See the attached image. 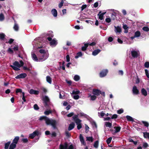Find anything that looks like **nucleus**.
I'll list each match as a JSON object with an SVG mask.
<instances>
[{"mask_svg": "<svg viewBox=\"0 0 149 149\" xmlns=\"http://www.w3.org/2000/svg\"><path fill=\"white\" fill-rule=\"evenodd\" d=\"M43 46L38 47V48H41L39 50L40 54L39 55V61H43L46 60L48 57L49 54L47 50L42 49Z\"/></svg>", "mask_w": 149, "mask_h": 149, "instance_id": "obj_1", "label": "nucleus"}, {"mask_svg": "<svg viewBox=\"0 0 149 149\" xmlns=\"http://www.w3.org/2000/svg\"><path fill=\"white\" fill-rule=\"evenodd\" d=\"M39 120H44L47 125H51L54 128L56 127V122L54 120L49 119L48 117L45 116L40 117L39 118Z\"/></svg>", "mask_w": 149, "mask_h": 149, "instance_id": "obj_2", "label": "nucleus"}, {"mask_svg": "<svg viewBox=\"0 0 149 149\" xmlns=\"http://www.w3.org/2000/svg\"><path fill=\"white\" fill-rule=\"evenodd\" d=\"M19 62L18 61H16L13 63V65H10V66L15 70H20L19 68L22 66L24 64L22 61H20Z\"/></svg>", "mask_w": 149, "mask_h": 149, "instance_id": "obj_3", "label": "nucleus"}, {"mask_svg": "<svg viewBox=\"0 0 149 149\" xmlns=\"http://www.w3.org/2000/svg\"><path fill=\"white\" fill-rule=\"evenodd\" d=\"M60 149H76L74 147L72 144L68 146L67 143H65L63 145L61 144L60 146Z\"/></svg>", "mask_w": 149, "mask_h": 149, "instance_id": "obj_4", "label": "nucleus"}, {"mask_svg": "<svg viewBox=\"0 0 149 149\" xmlns=\"http://www.w3.org/2000/svg\"><path fill=\"white\" fill-rule=\"evenodd\" d=\"M93 93L97 95H99L100 94H102L104 96L105 95V93L104 92L102 93L101 91L100 90L95 89H93Z\"/></svg>", "mask_w": 149, "mask_h": 149, "instance_id": "obj_5", "label": "nucleus"}, {"mask_svg": "<svg viewBox=\"0 0 149 149\" xmlns=\"http://www.w3.org/2000/svg\"><path fill=\"white\" fill-rule=\"evenodd\" d=\"M132 56L134 58H136L138 56L139 54V52L138 50L135 51L133 50L131 52Z\"/></svg>", "mask_w": 149, "mask_h": 149, "instance_id": "obj_6", "label": "nucleus"}, {"mask_svg": "<svg viewBox=\"0 0 149 149\" xmlns=\"http://www.w3.org/2000/svg\"><path fill=\"white\" fill-rule=\"evenodd\" d=\"M114 129H115L114 131L111 130V131L112 132V134H113L119 132L121 130V128L120 126H115L114 127Z\"/></svg>", "mask_w": 149, "mask_h": 149, "instance_id": "obj_7", "label": "nucleus"}, {"mask_svg": "<svg viewBox=\"0 0 149 149\" xmlns=\"http://www.w3.org/2000/svg\"><path fill=\"white\" fill-rule=\"evenodd\" d=\"M39 134V132L38 130H36L33 133L30 134L29 137L31 139L33 138L35 136H38Z\"/></svg>", "mask_w": 149, "mask_h": 149, "instance_id": "obj_8", "label": "nucleus"}, {"mask_svg": "<svg viewBox=\"0 0 149 149\" xmlns=\"http://www.w3.org/2000/svg\"><path fill=\"white\" fill-rule=\"evenodd\" d=\"M47 39L49 41H51L50 42V45H56L57 44V41L54 39L52 40V38L51 37H48Z\"/></svg>", "mask_w": 149, "mask_h": 149, "instance_id": "obj_9", "label": "nucleus"}, {"mask_svg": "<svg viewBox=\"0 0 149 149\" xmlns=\"http://www.w3.org/2000/svg\"><path fill=\"white\" fill-rule=\"evenodd\" d=\"M27 76L26 73H22L15 77L16 79H22L25 78Z\"/></svg>", "mask_w": 149, "mask_h": 149, "instance_id": "obj_10", "label": "nucleus"}, {"mask_svg": "<svg viewBox=\"0 0 149 149\" xmlns=\"http://www.w3.org/2000/svg\"><path fill=\"white\" fill-rule=\"evenodd\" d=\"M133 93L134 94L136 95H138L139 94V91L137 89V87L136 86H134L132 88Z\"/></svg>", "mask_w": 149, "mask_h": 149, "instance_id": "obj_11", "label": "nucleus"}, {"mask_svg": "<svg viewBox=\"0 0 149 149\" xmlns=\"http://www.w3.org/2000/svg\"><path fill=\"white\" fill-rule=\"evenodd\" d=\"M108 72V70H102L100 73V76L101 77H103L105 76Z\"/></svg>", "mask_w": 149, "mask_h": 149, "instance_id": "obj_12", "label": "nucleus"}, {"mask_svg": "<svg viewBox=\"0 0 149 149\" xmlns=\"http://www.w3.org/2000/svg\"><path fill=\"white\" fill-rule=\"evenodd\" d=\"M29 93L31 94L38 95L39 93V91H36L33 89H31L29 91Z\"/></svg>", "mask_w": 149, "mask_h": 149, "instance_id": "obj_13", "label": "nucleus"}, {"mask_svg": "<svg viewBox=\"0 0 149 149\" xmlns=\"http://www.w3.org/2000/svg\"><path fill=\"white\" fill-rule=\"evenodd\" d=\"M79 139L81 143L84 145H85L86 143L84 141L83 136L80 134L79 135Z\"/></svg>", "mask_w": 149, "mask_h": 149, "instance_id": "obj_14", "label": "nucleus"}, {"mask_svg": "<svg viewBox=\"0 0 149 149\" xmlns=\"http://www.w3.org/2000/svg\"><path fill=\"white\" fill-rule=\"evenodd\" d=\"M33 60L36 61H39V57L38 58L37 56L34 53L31 54Z\"/></svg>", "mask_w": 149, "mask_h": 149, "instance_id": "obj_15", "label": "nucleus"}, {"mask_svg": "<svg viewBox=\"0 0 149 149\" xmlns=\"http://www.w3.org/2000/svg\"><path fill=\"white\" fill-rule=\"evenodd\" d=\"M79 121L77 122L76 123L77 125V128L78 130L80 129L82 127L81 122V120H78Z\"/></svg>", "mask_w": 149, "mask_h": 149, "instance_id": "obj_16", "label": "nucleus"}, {"mask_svg": "<svg viewBox=\"0 0 149 149\" xmlns=\"http://www.w3.org/2000/svg\"><path fill=\"white\" fill-rule=\"evenodd\" d=\"M51 13L54 17H56L57 15V12L55 9H53L51 10Z\"/></svg>", "mask_w": 149, "mask_h": 149, "instance_id": "obj_17", "label": "nucleus"}, {"mask_svg": "<svg viewBox=\"0 0 149 149\" xmlns=\"http://www.w3.org/2000/svg\"><path fill=\"white\" fill-rule=\"evenodd\" d=\"M75 124L74 123H72L70 124L68 128V130L70 131L73 129L74 127Z\"/></svg>", "mask_w": 149, "mask_h": 149, "instance_id": "obj_18", "label": "nucleus"}, {"mask_svg": "<svg viewBox=\"0 0 149 149\" xmlns=\"http://www.w3.org/2000/svg\"><path fill=\"white\" fill-rule=\"evenodd\" d=\"M100 50L99 49L95 50L93 52L92 54L93 56H96L100 53Z\"/></svg>", "mask_w": 149, "mask_h": 149, "instance_id": "obj_19", "label": "nucleus"}, {"mask_svg": "<svg viewBox=\"0 0 149 149\" xmlns=\"http://www.w3.org/2000/svg\"><path fill=\"white\" fill-rule=\"evenodd\" d=\"M141 92L142 94L145 96H146L147 95V92L144 88H142L141 89Z\"/></svg>", "mask_w": 149, "mask_h": 149, "instance_id": "obj_20", "label": "nucleus"}, {"mask_svg": "<svg viewBox=\"0 0 149 149\" xmlns=\"http://www.w3.org/2000/svg\"><path fill=\"white\" fill-rule=\"evenodd\" d=\"M19 136H16L15 137V138L13 140V143H14L15 144H16L17 143L18 140L19 139Z\"/></svg>", "mask_w": 149, "mask_h": 149, "instance_id": "obj_21", "label": "nucleus"}, {"mask_svg": "<svg viewBox=\"0 0 149 149\" xmlns=\"http://www.w3.org/2000/svg\"><path fill=\"white\" fill-rule=\"evenodd\" d=\"M46 81L48 83L51 84L52 82V79L51 77L49 76H47L46 77Z\"/></svg>", "mask_w": 149, "mask_h": 149, "instance_id": "obj_22", "label": "nucleus"}, {"mask_svg": "<svg viewBox=\"0 0 149 149\" xmlns=\"http://www.w3.org/2000/svg\"><path fill=\"white\" fill-rule=\"evenodd\" d=\"M80 93V91L79 90H74L72 91V93H71V94L73 95H77L79 94Z\"/></svg>", "mask_w": 149, "mask_h": 149, "instance_id": "obj_23", "label": "nucleus"}, {"mask_svg": "<svg viewBox=\"0 0 149 149\" xmlns=\"http://www.w3.org/2000/svg\"><path fill=\"white\" fill-rule=\"evenodd\" d=\"M43 100L46 103L48 102L49 101V97L46 96H45L43 97Z\"/></svg>", "mask_w": 149, "mask_h": 149, "instance_id": "obj_24", "label": "nucleus"}, {"mask_svg": "<svg viewBox=\"0 0 149 149\" xmlns=\"http://www.w3.org/2000/svg\"><path fill=\"white\" fill-rule=\"evenodd\" d=\"M86 140L91 142H92L93 141V139L92 136L87 137H86Z\"/></svg>", "mask_w": 149, "mask_h": 149, "instance_id": "obj_25", "label": "nucleus"}, {"mask_svg": "<svg viewBox=\"0 0 149 149\" xmlns=\"http://www.w3.org/2000/svg\"><path fill=\"white\" fill-rule=\"evenodd\" d=\"M104 125L107 127L111 128L112 126V124L109 122H105Z\"/></svg>", "mask_w": 149, "mask_h": 149, "instance_id": "obj_26", "label": "nucleus"}, {"mask_svg": "<svg viewBox=\"0 0 149 149\" xmlns=\"http://www.w3.org/2000/svg\"><path fill=\"white\" fill-rule=\"evenodd\" d=\"M143 136L145 138H148L149 139V133L147 132L143 133Z\"/></svg>", "mask_w": 149, "mask_h": 149, "instance_id": "obj_27", "label": "nucleus"}, {"mask_svg": "<svg viewBox=\"0 0 149 149\" xmlns=\"http://www.w3.org/2000/svg\"><path fill=\"white\" fill-rule=\"evenodd\" d=\"M101 13V11H100L99 13L98 14V16H99V18L100 20H102L103 19V17L104 16L100 14Z\"/></svg>", "mask_w": 149, "mask_h": 149, "instance_id": "obj_28", "label": "nucleus"}, {"mask_svg": "<svg viewBox=\"0 0 149 149\" xmlns=\"http://www.w3.org/2000/svg\"><path fill=\"white\" fill-rule=\"evenodd\" d=\"M141 35V33L140 31H137L135 33L134 36L136 38L139 37Z\"/></svg>", "mask_w": 149, "mask_h": 149, "instance_id": "obj_29", "label": "nucleus"}, {"mask_svg": "<svg viewBox=\"0 0 149 149\" xmlns=\"http://www.w3.org/2000/svg\"><path fill=\"white\" fill-rule=\"evenodd\" d=\"M16 146V144L14 143H12L10 144L9 149H14Z\"/></svg>", "mask_w": 149, "mask_h": 149, "instance_id": "obj_30", "label": "nucleus"}, {"mask_svg": "<svg viewBox=\"0 0 149 149\" xmlns=\"http://www.w3.org/2000/svg\"><path fill=\"white\" fill-rule=\"evenodd\" d=\"M126 118L128 121H134V120L133 118L131 116H126Z\"/></svg>", "mask_w": 149, "mask_h": 149, "instance_id": "obj_31", "label": "nucleus"}, {"mask_svg": "<svg viewBox=\"0 0 149 149\" xmlns=\"http://www.w3.org/2000/svg\"><path fill=\"white\" fill-rule=\"evenodd\" d=\"M115 31L116 33H120L121 31V29L120 27H116L115 26Z\"/></svg>", "mask_w": 149, "mask_h": 149, "instance_id": "obj_32", "label": "nucleus"}, {"mask_svg": "<svg viewBox=\"0 0 149 149\" xmlns=\"http://www.w3.org/2000/svg\"><path fill=\"white\" fill-rule=\"evenodd\" d=\"M80 79V77L77 75H75L74 77V80L76 81H78Z\"/></svg>", "mask_w": 149, "mask_h": 149, "instance_id": "obj_33", "label": "nucleus"}, {"mask_svg": "<svg viewBox=\"0 0 149 149\" xmlns=\"http://www.w3.org/2000/svg\"><path fill=\"white\" fill-rule=\"evenodd\" d=\"M10 143V141H8L7 143H6L5 144V149H8Z\"/></svg>", "mask_w": 149, "mask_h": 149, "instance_id": "obj_34", "label": "nucleus"}, {"mask_svg": "<svg viewBox=\"0 0 149 149\" xmlns=\"http://www.w3.org/2000/svg\"><path fill=\"white\" fill-rule=\"evenodd\" d=\"M98 145L99 141H97L94 142L93 146L95 148H97L98 147Z\"/></svg>", "mask_w": 149, "mask_h": 149, "instance_id": "obj_35", "label": "nucleus"}, {"mask_svg": "<svg viewBox=\"0 0 149 149\" xmlns=\"http://www.w3.org/2000/svg\"><path fill=\"white\" fill-rule=\"evenodd\" d=\"M78 116L77 115H75L73 117V119L74 120V121L76 123L77 121H79L78 120H80L79 119L77 118Z\"/></svg>", "mask_w": 149, "mask_h": 149, "instance_id": "obj_36", "label": "nucleus"}, {"mask_svg": "<svg viewBox=\"0 0 149 149\" xmlns=\"http://www.w3.org/2000/svg\"><path fill=\"white\" fill-rule=\"evenodd\" d=\"M123 28L125 30V32L127 33L128 32V27L127 26V25L125 24H124L123 26Z\"/></svg>", "mask_w": 149, "mask_h": 149, "instance_id": "obj_37", "label": "nucleus"}, {"mask_svg": "<svg viewBox=\"0 0 149 149\" xmlns=\"http://www.w3.org/2000/svg\"><path fill=\"white\" fill-rule=\"evenodd\" d=\"M88 45V43H86L84 44V46L82 47V50L85 51L86 50V48Z\"/></svg>", "mask_w": 149, "mask_h": 149, "instance_id": "obj_38", "label": "nucleus"}, {"mask_svg": "<svg viewBox=\"0 0 149 149\" xmlns=\"http://www.w3.org/2000/svg\"><path fill=\"white\" fill-rule=\"evenodd\" d=\"M5 36V35L3 33H0V39L3 40Z\"/></svg>", "mask_w": 149, "mask_h": 149, "instance_id": "obj_39", "label": "nucleus"}, {"mask_svg": "<svg viewBox=\"0 0 149 149\" xmlns=\"http://www.w3.org/2000/svg\"><path fill=\"white\" fill-rule=\"evenodd\" d=\"M105 114L104 113L103 111L101 112L100 113H98V115L100 118H102L105 115Z\"/></svg>", "mask_w": 149, "mask_h": 149, "instance_id": "obj_40", "label": "nucleus"}, {"mask_svg": "<svg viewBox=\"0 0 149 149\" xmlns=\"http://www.w3.org/2000/svg\"><path fill=\"white\" fill-rule=\"evenodd\" d=\"M14 29L16 31H17L19 29V26L16 23L15 24V25L13 27Z\"/></svg>", "mask_w": 149, "mask_h": 149, "instance_id": "obj_41", "label": "nucleus"}, {"mask_svg": "<svg viewBox=\"0 0 149 149\" xmlns=\"http://www.w3.org/2000/svg\"><path fill=\"white\" fill-rule=\"evenodd\" d=\"M82 56V53L81 52H79L77 54V56H76L75 57V58H77L79 57H80Z\"/></svg>", "mask_w": 149, "mask_h": 149, "instance_id": "obj_42", "label": "nucleus"}, {"mask_svg": "<svg viewBox=\"0 0 149 149\" xmlns=\"http://www.w3.org/2000/svg\"><path fill=\"white\" fill-rule=\"evenodd\" d=\"M4 19V16L3 14L2 13H1L0 14V21H2Z\"/></svg>", "mask_w": 149, "mask_h": 149, "instance_id": "obj_43", "label": "nucleus"}, {"mask_svg": "<svg viewBox=\"0 0 149 149\" xmlns=\"http://www.w3.org/2000/svg\"><path fill=\"white\" fill-rule=\"evenodd\" d=\"M142 29L144 31L146 32H148L149 31V28L147 26L143 27L142 28Z\"/></svg>", "mask_w": 149, "mask_h": 149, "instance_id": "obj_44", "label": "nucleus"}, {"mask_svg": "<svg viewBox=\"0 0 149 149\" xmlns=\"http://www.w3.org/2000/svg\"><path fill=\"white\" fill-rule=\"evenodd\" d=\"M89 97H91V99L92 100H95L96 98V96L95 95H90L89 96Z\"/></svg>", "mask_w": 149, "mask_h": 149, "instance_id": "obj_45", "label": "nucleus"}, {"mask_svg": "<svg viewBox=\"0 0 149 149\" xmlns=\"http://www.w3.org/2000/svg\"><path fill=\"white\" fill-rule=\"evenodd\" d=\"M52 111L51 110L46 111L44 112V114L47 115H48L52 113Z\"/></svg>", "mask_w": 149, "mask_h": 149, "instance_id": "obj_46", "label": "nucleus"}, {"mask_svg": "<svg viewBox=\"0 0 149 149\" xmlns=\"http://www.w3.org/2000/svg\"><path fill=\"white\" fill-rule=\"evenodd\" d=\"M142 122L145 126L146 127H148V126L149 124L147 122L144 121H142Z\"/></svg>", "mask_w": 149, "mask_h": 149, "instance_id": "obj_47", "label": "nucleus"}, {"mask_svg": "<svg viewBox=\"0 0 149 149\" xmlns=\"http://www.w3.org/2000/svg\"><path fill=\"white\" fill-rule=\"evenodd\" d=\"M112 140V138L110 137L107 140L106 142L107 144H109L110 143L111 141Z\"/></svg>", "mask_w": 149, "mask_h": 149, "instance_id": "obj_48", "label": "nucleus"}, {"mask_svg": "<svg viewBox=\"0 0 149 149\" xmlns=\"http://www.w3.org/2000/svg\"><path fill=\"white\" fill-rule=\"evenodd\" d=\"M8 53L10 54H13V50L10 48H9L8 50Z\"/></svg>", "mask_w": 149, "mask_h": 149, "instance_id": "obj_49", "label": "nucleus"}, {"mask_svg": "<svg viewBox=\"0 0 149 149\" xmlns=\"http://www.w3.org/2000/svg\"><path fill=\"white\" fill-rule=\"evenodd\" d=\"M144 66L146 68H148L149 67V62H146L144 64Z\"/></svg>", "mask_w": 149, "mask_h": 149, "instance_id": "obj_50", "label": "nucleus"}, {"mask_svg": "<svg viewBox=\"0 0 149 149\" xmlns=\"http://www.w3.org/2000/svg\"><path fill=\"white\" fill-rule=\"evenodd\" d=\"M73 97L74 99L78 100L79 98V97L78 95H74Z\"/></svg>", "mask_w": 149, "mask_h": 149, "instance_id": "obj_51", "label": "nucleus"}, {"mask_svg": "<svg viewBox=\"0 0 149 149\" xmlns=\"http://www.w3.org/2000/svg\"><path fill=\"white\" fill-rule=\"evenodd\" d=\"M64 2L63 0H62L61 2L58 5V7L59 8H61L63 6Z\"/></svg>", "mask_w": 149, "mask_h": 149, "instance_id": "obj_52", "label": "nucleus"}, {"mask_svg": "<svg viewBox=\"0 0 149 149\" xmlns=\"http://www.w3.org/2000/svg\"><path fill=\"white\" fill-rule=\"evenodd\" d=\"M123 112V110L122 109H120V110H118L117 111V113L119 114H120Z\"/></svg>", "mask_w": 149, "mask_h": 149, "instance_id": "obj_53", "label": "nucleus"}, {"mask_svg": "<svg viewBox=\"0 0 149 149\" xmlns=\"http://www.w3.org/2000/svg\"><path fill=\"white\" fill-rule=\"evenodd\" d=\"M22 141L24 143H26L28 142V140L27 138H24L22 139Z\"/></svg>", "mask_w": 149, "mask_h": 149, "instance_id": "obj_54", "label": "nucleus"}, {"mask_svg": "<svg viewBox=\"0 0 149 149\" xmlns=\"http://www.w3.org/2000/svg\"><path fill=\"white\" fill-rule=\"evenodd\" d=\"M118 116L116 114H114L112 115L111 117V119H116L117 118Z\"/></svg>", "mask_w": 149, "mask_h": 149, "instance_id": "obj_55", "label": "nucleus"}, {"mask_svg": "<svg viewBox=\"0 0 149 149\" xmlns=\"http://www.w3.org/2000/svg\"><path fill=\"white\" fill-rule=\"evenodd\" d=\"M16 92L17 93H22V90L20 88L17 89L16 91Z\"/></svg>", "mask_w": 149, "mask_h": 149, "instance_id": "obj_56", "label": "nucleus"}, {"mask_svg": "<svg viewBox=\"0 0 149 149\" xmlns=\"http://www.w3.org/2000/svg\"><path fill=\"white\" fill-rule=\"evenodd\" d=\"M85 126L86 132H88V131L89 129V127H88V126L86 124L85 125Z\"/></svg>", "mask_w": 149, "mask_h": 149, "instance_id": "obj_57", "label": "nucleus"}, {"mask_svg": "<svg viewBox=\"0 0 149 149\" xmlns=\"http://www.w3.org/2000/svg\"><path fill=\"white\" fill-rule=\"evenodd\" d=\"M22 99L23 100L24 102H25L26 101V100L25 99V96H24V92H22Z\"/></svg>", "mask_w": 149, "mask_h": 149, "instance_id": "obj_58", "label": "nucleus"}, {"mask_svg": "<svg viewBox=\"0 0 149 149\" xmlns=\"http://www.w3.org/2000/svg\"><path fill=\"white\" fill-rule=\"evenodd\" d=\"M145 73L146 74V75L148 77V78H149V74L148 72V70L146 69L145 70Z\"/></svg>", "mask_w": 149, "mask_h": 149, "instance_id": "obj_59", "label": "nucleus"}, {"mask_svg": "<svg viewBox=\"0 0 149 149\" xmlns=\"http://www.w3.org/2000/svg\"><path fill=\"white\" fill-rule=\"evenodd\" d=\"M34 108L35 110H37L38 109L39 107L36 104H35L34 105Z\"/></svg>", "mask_w": 149, "mask_h": 149, "instance_id": "obj_60", "label": "nucleus"}, {"mask_svg": "<svg viewBox=\"0 0 149 149\" xmlns=\"http://www.w3.org/2000/svg\"><path fill=\"white\" fill-rule=\"evenodd\" d=\"M105 21L109 23L111 22V19L110 18H107L105 19Z\"/></svg>", "mask_w": 149, "mask_h": 149, "instance_id": "obj_61", "label": "nucleus"}, {"mask_svg": "<svg viewBox=\"0 0 149 149\" xmlns=\"http://www.w3.org/2000/svg\"><path fill=\"white\" fill-rule=\"evenodd\" d=\"M14 41V40L12 39H10L9 40L8 42H6V43H9L10 44L12 43Z\"/></svg>", "mask_w": 149, "mask_h": 149, "instance_id": "obj_62", "label": "nucleus"}, {"mask_svg": "<svg viewBox=\"0 0 149 149\" xmlns=\"http://www.w3.org/2000/svg\"><path fill=\"white\" fill-rule=\"evenodd\" d=\"M67 61L68 62L70 61V57L68 55H67L66 56Z\"/></svg>", "mask_w": 149, "mask_h": 149, "instance_id": "obj_63", "label": "nucleus"}, {"mask_svg": "<svg viewBox=\"0 0 149 149\" xmlns=\"http://www.w3.org/2000/svg\"><path fill=\"white\" fill-rule=\"evenodd\" d=\"M73 115H74L73 113L72 112V113H69V114H68L67 115V116L68 117H71Z\"/></svg>", "mask_w": 149, "mask_h": 149, "instance_id": "obj_64", "label": "nucleus"}]
</instances>
